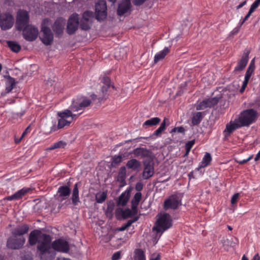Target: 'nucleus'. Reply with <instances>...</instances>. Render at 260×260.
I'll list each match as a JSON object with an SVG mask.
<instances>
[{"instance_id":"nucleus-1","label":"nucleus","mask_w":260,"mask_h":260,"mask_svg":"<svg viewBox=\"0 0 260 260\" xmlns=\"http://www.w3.org/2000/svg\"><path fill=\"white\" fill-rule=\"evenodd\" d=\"M52 238L49 235L43 233L41 231L35 230L29 235L28 242L30 245L37 243V250L42 260H52L54 256L51 252V248L54 250L67 253L70 250L68 242L64 239H58L51 244Z\"/></svg>"},{"instance_id":"nucleus-2","label":"nucleus","mask_w":260,"mask_h":260,"mask_svg":"<svg viewBox=\"0 0 260 260\" xmlns=\"http://www.w3.org/2000/svg\"><path fill=\"white\" fill-rule=\"evenodd\" d=\"M28 12L24 10L19 11L16 23L17 28L19 30L23 29L22 35L24 39L27 41L32 42L38 38L39 30L37 27L28 25Z\"/></svg>"},{"instance_id":"nucleus-3","label":"nucleus","mask_w":260,"mask_h":260,"mask_svg":"<svg viewBox=\"0 0 260 260\" xmlns=\"http://www.w3.org/2000/svg\"><path fill=\"white\" fill-rule=\"evenodd\" d=\"M72 110L70 109H66L57 113L59 117L58 124L53 125L50 128V132H55L57 129H61L65 126H69L71 123L78 117L77 114H73Z\"/></svg>"},{"instance_id":"nucleus-4","label":"nucleus","mask_w":260,"mask_h":260,"mask_svg":"<svg viewBox=\"0 0 260 260\" xmlns=\"http://www.w3.org/2000/svg\"><path fill=\"white\" fill-rule=\"evenodd\" d=\"M156 217L157 220L153 230L155 231L157 233H162L172 226L173 220L169 214L160 213Z\"/></svg>"},{"instance_id":"nucleus-5","label":"nucleus","mask_w":260,"mask_h":260,"mask_svg":"<svg viewBox=\"0 0 260 260\" xmlns=\"http://www.w3.org/2000/svg\"><path fill=\"white\" fill-rule=\"evenodd\" d=\"M257 112L252 109H247L243 111L240 113L237 120L242 127L249 126L252 124L256 119Z\"/></svg>"},{"instance_id":"nucleus-6","label":"nucleus","mask_w":260,"mask_h":260,"mask_svg":"<svg viewBox=\"0 0 260 260\" xmlns=\"http://www.w3.org/2000/svg\"><path fill=\"white\" fill-rule=\"evenodd\" d=\"M49 22V19H44L41 26L42 36L40 37V39L42 43L47 46L51 45L53 41V34L51 29L47 26Z\"/></svg>"},{"instance_id":"nucleus-7","label":"nucleus","mask_w":260,"mask_h":260,"mask_svg":"<svg viewBox=\"0 0 260 260\" xmlns=\"http://www.w3.org/2000/svg\"><path fill=\"white\" fill-rule=\"evenodd\" d=\"M91 103V100L87 98L80 96L73 100L72 104L70 106V109L73 112H77L89 106Z\"/></svg>"},{"instance_id":"nucleus-8","label":"nucleus","mask_w":260,"mask_h":260,"mask_svg":"<svg viewBox=\"0 0 260 260\" xmlns=\"http://www.w3.org/2000/svg\"><path fill=\"white\" fill-rule=\"evenodd\" d=\"M181 196L180 194H174L169 197L164 202V207L166 210L176 209L181 203Z\"/></svg>"},{"instance_id":"nucleus-9","label":"nucleus","mask_w":260,"mask_h":260,"mask_svg":"<svg viewBox=\"0 0 260 260\" xmlns=\"http://www.w3.org/2000/svg\"><path fill=\"white\" fill-rule=\"evenodd\" d=\"M106 2L105 0L99 1L95 5L96 18L98 21H103L107 16Z\"/></svg>"},{"instance_id":"nucleus-10","label":"nucleus","mask_w":260,"mask_h":260,"mask_svg":"<svg viewBox=\"0 0 260 260\" xmlns=\"http://www.w3.org/2000/svg\"><path fill=\"white\" fill-rule=\"evenodd\" d=\"M79 25V15L76 13L73 14L69 18L67 24V32L72 35L77 29Z\"/></svg>"},{"instance_id":"nucleus-11","label":"nucleus","mask_w":260,"mask_h":260,"mask_svg":"<svg viewBox=\"0 0 260 260\" xmlns=\"http://www.w3.org/2000/svg\"><path fill=\"white\" fill-rule=\"evenodd\" d=\"M25 241V239L23 237L13 236L8 239L7 241V246L9 248L12 249H18L22 247Z\"/></svg>"},{"instance_id":"nucleus-12","label":"nucleus","mask_w":260,"mask_h":260,"mask_svg":"<svg viewBox=\"0 0 260 260\" xmlns=\"http://www.w3.org/2000/svg\"><path fill=\"white\" fill-rule=\"evenodd\" d=\"M14 23V19L11 14L8 13L3 14L0 19V26L3 30L11 28Z\"/></svg>"},{"instance_id":"nucleus-13","label":"nucleus","mask_w":260,"mask_h":260,"mask_svg":"<svg viewBox=\"0 0 260 260\" xmlns=\"http://www.w3.org/2000/svg\"><path fill=\"white\" fill-rule=\"evenodd\" d=\"M219 99V98L216 96L203 100L197 105L196 110H201L207 108H211L217 104Z\"/></svg>"},{"instance_id":"nucleus-14","label":"nucleus","mask_w":260,"mask_h":260,"mask_svg":"<svg viewBox=\"0 0 260 260\" xmlns=\"http://www.w3.org/2000/svg\"><path fill=\"white\" fill-rule=\"evenodd\" d=\"M65 24L66 20L62 18H58L56 20L52 27L56 37H59L62 35Z\"/></svg>"},{"instance_id":"nucleus-15","label":"nucleus","mask_w":260,"mask_h":260,"mask_svg":"<svg viewBox=\"0 0 260 260\" xmlns=\"http://www.w3.org/2000/svg\"><path fill=\"white\" fill-rule=\"evenodd\" d=\"M241 127L240 123L235 119L234 121H231L226 124L225 128L223 131V134L225 137H229L235 130Z\"/></svg>"},{"instance_id":"nucleus-16","label":"nucleus","mask_w":260,"mask_h":260,"mask_svg":"<svg viewBox=\"0 0 260 260\" xmlns=\"http://www.w3.org/2000/svg\"><path fill=\"white\" fill-rule=\"evenodd\" d=\"M132 153L135 156L141 158H149L152 155V152L150 150L144 147H138L134 149Z\"/></svg>"},{"instance_id":"nucleus-17","label":"nucleus","mask_w":260,"mask_h":260,"mask_svg":"<svg viewBox=\"0 0 260 260\" xmlns=\"http://www.w3.org/2000/svg\"><path fill=\"white\" fill-rule=\"evenodd\" d=\"M144 168L143 172V177L145 179H148L152 177L154 174V166L152 162H144Z\"/></svg>"},{"instance_id":"nucleus-18","label":"nucleus","mask_w":260,"mask_h":260,"mask_svg":"<svg viewBox=\"0 0 260 260\" xmlns=\"http://www.w3.org/2000/svg\"><path fill=\"white\" fill-rule=\"evenodd\" d=\"M131 7V3L129 0H123L119 4L117 9V14L119 16H122L127 12Z\"/></svg>"},{"instance_id":"nucleus-19","label":"nucleus","mask_w":260,"mask_h":260,"mask_svg":"<svg viewBox=\"0 0 260 260\" xmlns=\"http://www.w3.org/2000/svg\"><path fill=\"white\" fill-rule=\"evenodd\" d=\"M30 190V188L24 187L18 190L14 194L7 197L6 199L8 201L18 200L21 199Z\"/></svg>"},{"instance_id":"nucleus-20","label":"nucleus","mask_w":260,"mask_h":260,"mask_svg":"<svg viewBox=\"0 0 260 260\" xmlns=\"http://www.w3.org/2000/svg\"><path fill=\"white\" fill-rule=\"evenodd\" d=\"M249 53L248 52H244L242 56V58L238 61L237 66L234 69L235 72H239L242 71L247 64L249 59Z\"/></svg>"},{"instance_id":"nucleus-21","label":"nucleus","mask_w":260,"mask_h":260,"mask_svg":"<svg viewBox=\"0 0 260 260\" xmlns=\"http://www.w3.org/2000/svg\"><path fill=\"white\" fill-rule=\"evenodd\" d=\"M28 225L27 224H23L14 229L12 232V234L13 236L14 237H22V236L28 232Z\"/></svg>"},{"instance_id":"nucleus-22","label":"nucleus","mask_w":260,"mask_h":260,"mask_svg":"<svg viewBox=\"0 0 260 260\" xmlns=\"http://www.w3.org/2000/svg\"><path fill=\"white\" fill-rule=\"evenodd\" d=\"M142 198V194L140 192H137L134 198H133L131 204V208L132 211L135 213H137L138 211V206L140 201H141Z\"/></svg>"},{"instance_id":"nucleus-23","label":"nucleus","mask_w":260,"mask_h":260,"mask_svg":"<svg viewBox=\"0 0 260 260\" xmlns=\"http://www.w3.org/2000/svg\"><path fill=\"white\" fill-rule=\"evenodd\" d=\"M126 166L128 169H132L134 171H138L141 167V162L135 158H132L128 160Z\"/></svg>"},{"instance_id":"nucleus-24","label":"nucleus","mask_w":260,"mask_h":260,"mask_svg":"<svg viewBox=\"0 0 260 260\" xmlns=\"http://www.w3.org/2000/svg\"><path fill=\"white\" fill-rule=\"evenodd\" d=\"M212 157L211 154L208 152H206L204 155L202 160L200 163L199 167L197 168V170H199L202 168L207 167L211 162Z\"/></svg>"},{"instance_id":"nucleus-25","label":"nucleus","mask_w":260,"mask_h":260,"mask_svg":"<svg viewBox=\"0 0 260 260\" xmlns=\"http://www.w3.org/2000/svg\"><path fill=\"white\" fill-rule=\"evenodd\" d=\"M130 197V189H127L122 192L118 199V204L122 206H125L129 200Z\"/></svg>"},{"instance_id":"nucleus-26","label":"nucleus","mask_w":260,"mask_h":260,"mask_svg":"<svg viewBox=\"0 0 260 260\" xmlns=\"http://www.w3.org/2000/svg\"><path fill=\"white\" fill-rule=\"evenodd\" d=\"M170 49L168 47H165L162 50L160 51L157 53L154 58V61L155 63L157 62L158 61L162 59L169 52Z\"/></svg>"},{"instance_id":"nucleus-27","label":"nucleus","mask_w":260,"mask_h":260,"mask_svg":"<svg viewBox=\"0 0 260 260\" xmlns=\"http://www.w3.org/2000/svg\"><path fill=\"white\" fill-rule=\"evenodd\" d=\"M72 201L73 204L75 206L80 202L78 183H76L74 186L72 195Z\"/></svg>"},{"instance_id":"nucleus-28","label":"nucleus","mask_w":260,"mask_h":260,"mask_svg":"<svg viewBox=\"0 0 260 260\" xmlns=\"http://www.w3.org/2000/svg\"><path fill=\"white\" fill-rule=\"evenodd\" d=\"M58 193L60 197H62V200H64L70 195L71 190L67 186H62L58 188Z\"/></svg>"},{"instance_id":"nucleus-29","label":"nucleus","mask_w":260,"mask_h":260,"mask_svg":"<svg viewBox=\"0 0 260 260\" xmlns=\"http://www.w3.org/2000/svg\"><path fill=\"white\" fill-rule=\"evenodd\" d=\"M15 85V82L14 78L9 77V80L6 83V93H2V95L4 96L6 93H8L13 89Z\"/></svg>"},{"instance_id":"nucleus-30","label":"nucleus","mask_w":260,"mask_h":260,"mask_svg":"<svg viewBox=\"0 0 260 260\" xmlns=\"http://www.w3.org/2000/svg\"><path fill=\"white\" fill-rule=\"evenodd\" d=\"M203 113L201 112H198L194 113L191 118V123L193 125H197L199 124L203 118Z\"/></svg>"},{"instance_id":"nucleus-31","label":"nucleus","mask_w":260,"mask_h":260,"mask_svg":"<svg viewBox=\"0 0 260 260\" xmlns=\"http://www.w3.org/2000/svg\"><path fill=\"white\" fill-rule=\"evenodd\" d=\"M126 177V170L125 167H122L120 168L118 177H117V181L123 183V185L125 184V180Z\"/></svg>"},{"instance_id":"nucleus-32","label":"nucleus","mask_w":260,"mask_h":260,"mask_svg":"<svg viewBox=\"0 0 260 260\" xmlns=\"http://www.w3.org/2000/svg\"><path fill=\"white\" fill-rule=\"evenodd\" d=\"M7 44L11 50L14 52L17 53L21 50V46L16 42L9 41Z\"/></svg>"},{"instance_id":"nucleus-33","label":"nucleus","mask_w":260,"mask_h":260,"mask_svg":"<svg viewBox=\"0 0 260 260\" xmlns=\"http://www.w3.org/2000/svg\"><path fill=\"white\" fill-rule=\"evenodd\" d=\"M107 192H99L95 194V201L98 203L101 204L103 203L107 198Z\"/></svg>"},{"instance_id":"nucleus-34","label":"nucleus","mask_w":260,"mask_h":260,"mask_svg":"<svg viewBox=\"0 0 260 260\" xmlns=\"http://www.w3.org/2000/svg\"><path fill=\"white\" fill-rule=\"evenodd\" d=\"M160 121V119L158 117H153L147 120H146L143 124L144 125L146 126H153L156 125L158 124Z\"/></svg>"},{"instance_id":"nucleus-35","label":"nucleus","mask_w":260,"mask_h":260,"mask_svg":"<svg viewBox=\"0 0 260 260\" xmlns=\"http://www.w3.org/2000/svg\"><path fill=\"white\" fill-rule=\"evenodd\" d=\"M135 260H146L144 252L142 249H138L136 250Z\"/></svg>"},{"instance_id":"nucleus-36","label":"nucleus","mask_w":260,"mask_h":260,"mask_svg":"<svg viewBox=\"0 0 260 260\" xmlns=\"http://www.w3.org/2000/svg\"><path fill=\"white\" fill-rule=\"evenodd\" d=\"M66 145V142L63 141H59L51 145L48 149L53 150L56 148H64Z\"/></svg>"},{"instance_id":"nucleus-37","label":"nucleus","mask_w":260,"mask_h":260,"mask_svg":"<svg viewBox=\"0 0 260 260\" xmlns=\"http://www.w3.org/2000/svg\"><path fill=\"white\" fill-rule=\"evenodd\" d=\"M125 55V51L123 48H116L114 52L115 57L119 60L123 57Z\"/></svg>"},{"instance_id":"nucleus-38","label":"nucleus","mask_w":260,"mask_h":260,"mask_svg":"<svg viewBox=\"0 0 260 260\" xmlns=\"http://www.w3.org/2000/svg\"><path fill=\"white\" fill-rule=\"evenodd\" d=\"M194 143H195V141L194 140L189 141L186 143L185 145V148L186 152L184 155V156H186L187 155H188V154H189V153L190 151V149L193 147Z\"/></svg>"},{"instance_id":"nucleus-39","label":"nucleus","mask_w":260,"mask_h":260,"mask_svg":"<svg viewBox=\"0 0 260 260\" xmlns=\"http://www.w3.org/2000/svg\"><path fill=\"white\" fill-rule=\"evenodd\" d=\"M110 86H103L101 89V92L102 93V95L99 96L98 99L99 100L102 101L108 97L107 91Z\"/></svg>"},{"instance_id":"nucleus-40","label":"nucleus","mask_w":260,"mask_h":260,"mask_svg":"<svg viewBox=\"0 0 260 260\" xmlns=\"http://www.w3.org/2000/svg\"><path fill=\"white\" fill-rule=\"evenodd\" d=\"M93 13L90 11H85L84 12L82 15L81 20H84L88 22H90V19L92 17Z\"/></svg>"},{"instance_id":"nucleus-41","label":"nucleus","mask_w":260,"mask_h":260,"mask_svg":"<svg viewBox=\"0 0 260 260\" xmlns=\"http://www.w3.org/2000/svg\"><path fill=\"white\" fill-rule=\"evenodd\" d=\"M80 27L83 30H88L90 27V22L81 20Z\"/></svg>"},{"instance_id":"nucleus-42","label":"nucleus","mask_w":260,"mask_h":260,"mask_svg":"<svg viewBox=\"0 0 260 260\" xmlns=\"http://www.w3.org/2000/svg\"><path fill=\"white\" fill-rule=\"evenodd\" d=\"M254 71V69L248 67L245 75V78L250 79Z\"/></svg>"},{"instance_id":"nucleus-43","label":"nucleus","mask_w":260,"mask_h":260,"mask_svg":"<svg viewBox=\"0 0 260 260\" xmlns=\"http://www.w3.org/2000/svg\"><path fill=\"white\" fill-rule=\"evenodd\" d=\"M175 132H178L179 133H184L185 132V129L182 126L176 127L173 128L171 131V133Z\"/></svg>"},{"instance_id":"nucleus-44","label":"nucleus","mask_w":260,"mask_h":260,"mask_svg":"<svg viewBox=\"0 0 260 260\" xmlns=\"http://www.w3.org/2000/svg\"><path fill=\"white\" fill-rule=\"evenodd\" d=\"M239 193H235L231 198V204L232 205H234V204H235L238 200H239Z\"/></svg>"},{"instance_id":"nucleus-45","label":"nucleus","mask_w":260,"mask_h":260,"mask_svg":"<svg viewBox=\"0 0 260 260\" xmlns=\"http://www.w3.org/2000/svg\"><path fill=\"white\" fill-rule=\"evenodd\" d=\"M170 124L169 119L167 118H165L162 122L161 123L159 127L161 128L163 130L166 129V125H169Z\"/></svg>"},{"instance_id":"nucleus-46","label":"nucleus","mask_w":260,"mask_h":260,"mask_svg":"<svg viewBox=\"0 0 260 260\" xmlns=\"http://www.w3.org/2000/svg\"><path fill=\"white\" fill-rule=\"evenodd\" d=\"M102 82L104 84V86H110L111 80L108 77H104L102 79Z\"/></svg>"},{"instance_id":"nucleus-47","label":"nucleus","mask_w":260,"mask_h":260,"mask_svg":"<svg viewBox=\"0 0 260 260\" xmlns=\"http://www.w3.org/2000/svg\"><path fill=\"white\" fill-rule=\"evenodd\" d=\"M122 157L121 155H115L113 157V162L114 164H118L121 161Z\"/></svg>"},{"instance_id":"nucleus-48","label":"nucleus","mask_w":260,"mask_h":260,"mask_svg":"<svg viewBox=\"0 0 260 260\" xmlns=\"http://www.w3.org/2000/svg\"><path fill=\"white\" fill-rule=\"evenodd\" d=\"M260 5V0H255L251 5L250 8L255 10Z\"/></svg>"},{"instance_id":"nucleus-49","label":"nucleus","mask_w":260,"mask_h":260,"mask_svg":"<svg viewBox=\"0 0 260 260\" xmlns=\"http://www.w3.org/2000/svg\"><path fill=\"white\" fill-rule=\"evenodd\" d=\"M252 157H253V155H251L247 158L244 159H243L241 160H238V161H237V162L240 165H243L245 163H246L249 160H251L252 158Z\"/></svg>"},{"instance_id":"nucleus-50","label":"nucleus","mask_w":260,"mask_h":260,"mask_svg":"<svg viewBox=\"0 0 260 260\" xmlns=\"http://www.w3.org/2000/svg\"><path fill=\"white\" fill-rule=\"evenodd\" d=\"M120 252L117 251L113 254L112 257V260H118L120 258Z\"/></svg>"},{"instance_id":"nucleus-51","label":"nucleus","mask_w":260,"mask_h":260,"mask_svg":"<svg viewBox=\"0 0 260 260\" xmlns=\"http://www.w3.org/2000/svg\"><path fill=\"white\" fill-rule=\"evenodd\" d=\"M143 187V184L141 182H138L136 185V189L138 191L140 192Z\"/></svg>"},{"instance_id":"nucleus-52","label":"nucleus","mask_w":260,"mask_h":260,"mask_svg":"<svg viewBox=\"0 0 260 260\" xmlns=\"http://www.w3.org/2000/svg\"><path fill=\"white\" fill-rule=\"evenodd\" d=\"M122 212L124 218L130 216L131 214V211H130L129 209L122 211Z\"/></svg>"},{"instance_id":"nucleus-53","label":"nucleus","mask_w":260,"mask_h":260,"mask_svg":"<svg viewBox=\"0 0 260 260\" xmlns=\"http://www.w3.org/2000/svg\"><path fill=\"white\" fill-rule=\"evenodd\" d=\"M146 0H134L133 3L135 5L140 6L142 5Z\"/></svg>"},{"instance_id":"nucleus-54","label":"nucleus","mask_w":260,"mask_h":260,"mask_svg":"<svg viewBox=\"0 0 260 260\" xmlns=\"http://www.w3.org/2000/svg\"><path fill=\"white\" fill-rule=\"evenodd\" d=\"M164 130L159 127L154 132V135L155 136L159 135Z\"/></svg>"},{"instance_id":"nucleus-55","label":"nucleus","mask_w":260,"mask_h":260,"mask_svg":"<svg viewBox=\"0 0 260 260\" xmlns=\"http://www.w3.org/2000/svg\"><path fill=\"white\" fill-rule=\"evenodd\" d=\"M240 30V27H235L234 28L231 32V34L233 35H234L238 33Z\"/></svg>"},{"instance_id":"nucleus-56","label":"nucleus","mask_w":260,"mask_h":260,"mask_svg":"<svg viewBox=\"0 0 260 260\" xmlns=\"http://www.w3.org/2000/svg\"><path fill=\"white\" fill-rule=\"evenodd\" d=\"M246 1L241 2L239 5H238L237 6V7H236L237 9H239L241 8L244 6H245L246 5Z\"/></svg>"},{"instance_id":"nucleus-57","label":"nucleus","mask_w":260,"mask_h":260,"mask_svg":"<svg viewBox=\"0 0 260 260\" xmlns=\"http://www.w3.org/2000/svg\"><path fill=\"white\" fill-rule=\"evenodd\" d=\"M249 80V79L244 78V80L243 81V83H242V86L246 87L247 85Z\"/></svg>"},{"instance_id":"nucleus-58","label":"nucleus","mask_w":260,"mask_h":260,"mask_svg":"<svg viewBox=\"0 0 260 260\" xmlns=\"http://www.w3.org/2000/svg\"><path fill=\"white\" fill-rule=\"evenodd\" d=\"M160 255L159 254H157L156 256H153L150 260H160Z\"/></svg>"},{"instance_id":"nucleus-59","label":"nucleus","mask_w":260,"mask_h":260,"mask_svg":"<svg viewBox=\"0 0 260 260\" xmlns=\"http://www.w3.org/2000/svg\"><path fill=\"white\" fill-rule=\"evenodd\" d=\"M250 16H248V15H246L243 20L240 22V25H242L246 21H247L248 18H249Z\"/></svg>"},{"instance_id":"nucleus-60","label":"nucleus","mask_w":260,"mask_h":260,"mask_svg":"<svg viewBox=\"0 0 260 260\" xmlns=\"http://www.w3.org/2000/svg\"><path fill=\"white\" fill-rule=\"evenodd\" d=\"M29 129V126H28L25 129V131L23 132V133H22V135H21V137L24 138V136L26 135V134L28 133V131Z\"/></svg>"},{"instance_id":"nucleus-61","label":"nucleus","mask_w":260,"mask_h":260,"mask_svg":"<svg viewBox=\"0 0 260 260\" xmlns=\"http://www.w3.org/2000/svg\"><path fill=\"white\" fill-rule=\"evenodd\" d=\"M133 222H134V221L129 220L124 224L125 225L126 227L128 228L132 225V224L133 223Z\"/></svg>"},{"instance_id":"nucleus-62","label":"nucleus","mask_w":260,"mask_h":260,"mask_svg":"<svg viewBox=\"0 0 260 260\" xmlns=\"http://www.w3.org/2000/svg\"><path fill=\"white\" fill-rule=\"evenodd\" d=\"M252 260H260V256L258 253L254 255Z\"/></svg>"},{"instance_id":"nucleus-63","label":"nucleus","mask_w":260,"mask_h":260,"mask_svg":"<svg viewBox=\"0 0 260 260\" xmlns=\"http://www.w3.org/2000/svg\"><path fill=\"white\" fill-rule=\"evenodd\" d=\"M248 67H251V68H253V69H255V65H254V59H253L251 61V62H250V64H249V66H248Z\"/></svg>"},{"instance_id":"nucleus-64","label":"nucleus","mask_w":260,"mask_h":260,"mask_svg":"<svg viewBox=\"0 0 260 260\" xmlns=\"http://www.w3.org/2000/svg\"><path fill=\"white\" fill-rule=\"evenodd\" d=\"M260 159V150L256 154V156L254 158L255 161H257Z\"/></svg>"}]
</instances>
